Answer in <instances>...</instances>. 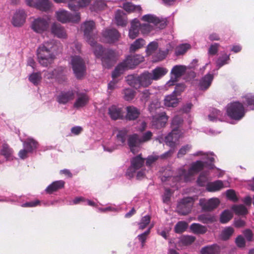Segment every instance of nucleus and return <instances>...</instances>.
I'll list each match as a JSON object with an SVG mask.
<instances>
[{"label": "nucleus", "instance_id": "nucleus-1", "mask_svg": "<svg viewBox=\"0 0 254 254\" xmlns=\"http://www.w3.org/2000/svg\"><path fill=\"white\" fill-rule=\"evenodd\" d=\"M95 27V23L93 21H89L84 22L81 26V29L83 31L84 36L86 41L94 47V53L95 56L101 59L103 65L109 67L112 64L114 58L115 56V53L114 51L107 49L104 50L100 45H96L93 41L94 35L93 34V30Z\"/></svg>", "mask_w": 254, "mask_h": 254}, {"label": "nucleus", "instance_id": "nucleus-2", "mask_svg": "<svg viewBox=\"0 0 254 254\" xmlns=\"http://www.w3.org/2000/svg\"><path fill=\"white\" fill-rule=\"evenodd\" d=\"M193 155L200 156L202 161H197L192 163L187 172L183 169L179 170L181 179H183L186 182L190 181L192 176L197 174L204 167L209 169H212L214 167V165L212 164L214 161V155L213 153H206L199 151L194 153Z\"/></svg>", "mask_w": 254, "mask_h": 254}, {"label": "nucleus", "instance_id": "nucleus-3", "mask_svg": "<svg viewBox=\"0 0 254 254\" xmlns=\"http://www.w3.org/2000/svg\"><path fill=\"white\" fill-rule=\"evenodd\" d=\"M182 120L179 117H175L172 122V131L165 137L166 144L173 148L165 152L161 156L162 158L170 157L174 152L173 149L178 144L179 138L182 136V131L178 129V126L182 123Z\"/></svg>", "mask_w": 254, "mask_h": 254}, {"label": "nucleus", "instance_id": "nucleus-4", "mask_svg": "<svg viewBox=\"0 0 254 254\" xmlns=\"http://www.w3.org/2000/svg\"><path fill=\"white\" fill-rule=\"evenodd\" d=\"M54 46L53 41L44 42L37 49V55L39 64L43 66L51 64L54 59L52 50Z\"/></svg>", "mask_w": 254, "mask_h": 254}, {"label": "nucleus", "instance_id": "nucleus-5", "mask_svg": "<svg viewBox=\"0 0 254 254\" xmlns=\"http://www.w3.org/2000/svg\"><path fill=\"white\" fill-rule=\"evenodd\" d=\"M152 136V133L150 131H146L140 137L136 133L129 135L127 143L130 151L134 154L138 152L140 149L141 144L150 140Z\"/></svg>", "mask_w": 254, "mask_h": 254}, {"label": "nucleus", "instance_id": "nucleus-6", "mask_svg": "<svg viewBox=\"0 0 254 254\" xmlns=\"http://www.w3.org/2000/svg\"><path fill=\"white\" fill-rule=\"evenodd\" d=\"M227 113L231 118L240 120L244 116L245 111L242 103L239 102H234L228 105Z\"/></svg>", "mask_w": 254, "mask_h": 254}, {"label": "nucleus", "instance_id": "nucleus-7", "mask_svg": "<svg viewBox=\"0 0 254 254\" xmlns=\"http://www.w3.org/2000/svg\"><path fill=\"white\" fill-rule=\"evenodd\" d=\"M56 19L62 23L67 22H78L80 20L79 13L72 14L69 12L64 9H60L55 12Z\"/></svg>", "mask_w": 254, "mask_h": 254}, {"label": "nucleus", "instance_id": "nucleus-8", "mask_svg": "<svg viewBox=\"0 0 254 254\" xmlns=\"http://www.w3.org/2000/svg\"><path fill=\"white\" fill-rule=\"evenodd\" d=\"M24 148L21 149L18 152V156L22 159L26 158L28 154L33 152L38 146V142L32 138L28 137L26 140L23 141Z\"/></svg>", "mask_w": 254, "mask_h": 254}, {"label": "nucleus", "instance_id": "nucleus-9", "mask_svg": "<svg viewBox=\"0 0 254 254\" xmlns=\"http://www.w3.org/2000/svg\"><path fill=\"white\" fill-rule=\"evenodd\" d=\"M49 17H38L31 23V28L35 32L41 34L46 31L49 27Z\"/></svg>", "mask_w": 254, "mask_h": 254}, {"label": "nucleus", "instance_id": "nucleus-10", "mask_svg": "<svg viewBox=\"0 0 254 254\" xmlns=\"http://www.w3.org/2000/svg\"><path fill=\"white\" fill-rule=\"evenodd\" d=\"M74 73L77 78L82 77L85 72V63L78 56L72 57L70 62Z\"/></svg>", "mask_w": 254, "mask_h": 254}, {"label": "nucleus", "instance_id": "nucleus-11", "mask_svg": "<svg viewBox=\"0 0 254 254\" xmlns=\"http://www.w3.org/2000/svg\"><path fill=\"white\" fill-rule=\"evenodd\" d=\"M126 134L127 131L125 130L118 131L116 135V144H112L111 142L106 143L103 146L104 151L111 152L118 149L119 146L124 144Z\"/></svg>", "mask_w": 254, "mask_h": 254}, {"label": "nucleus", "instance_id": "nucleus-12", "mask_svg": "<svg viewBox=\"0 0 254 254\" xmlns=\"http://www.w3.org/2000/svg\"><path fill=\"white\" fill-rule=\"evenodd\" d=\"M188 68L185 65H176L173 67L171 71V78L167 82L166 86L170 87L175 84L178 78L181 77L187 70Z\"/></svg>", "mask_w": 254, "mask_h": 254}, {"label": "nucleus", "instance_id": "nucleus-13", "mask_svg": "<svg viewBox=\"0 0 254 254\" xmlns=\"http://www.w3.org/2000/svg\"><path fill=\"white\" fill-rule=\"evenodd\" d=\"M143 61L144 57L139 55L128 56L123 62L120 64H122L121 69H123V71H124L127 69L132 68Z\"/></svg>", "mask_w": 254, "mask_h": 254}, {"label": "nucleus", "instance_id": "nucleus-14", "mask_svg": "<svg viewBox=\"0 0 254 254\" xmlns=\"http://www.w3.org/2000/svg\"><path fill=\"white\" fill-rule=\"evenodd\" d=\"M141 20L146 22L148 23L152 24L157 27L162 29L166 26V20L163 18H160L153 14H148L143 15L141 17Z\"/></svg>", "mask_w": 254, "mask_h": 254}, {"label": "nucleus", "instance_id": "nucleus-15", "mask_svg": "<svg viewBox=\"0 0 254 254\" xmlns=\"http://www.w3.org/2000/svg\"><path fill=\"white\" fill-rule=\"evenodd\" d=\"M193 201L191 197H186L181 200L177 206L179 213L182 215H186L189 213L191 210Z\"/></svg>", "mask_w": 254, "mask_h": 254}, {"label": "nucleus", "instance_id": "nucleus-16", "mask_svg": "<svg viewBox=\"0 0 254 254\" xmlns=\"http://www.w3.org/2000/svg\"><path fill=\"white\" fill-rule=\"evenodd\" d=\"M144 163V159L138 155L133 158L131 161V164L130 167L127 170V175L129 178H132L134 176L137 170L139 169Z\"/></svg>", "mask_w": 254, "mask_h": 254}, {"label": "nucleus", "instance_id": "nucleus-17", "mask_svg": "<svg viewBox=\"0 0 254 254\" xmlns=\"http://www.w3.org/2000/svg\"><path fill=\"white\" fill-rule=\"evenodd\" d=\"M168 117L165 112L157 114L153 117L152 125L155 128H160L164 127L168 121Z\"/></svg>", "mask_w": 254, "mask_h": 254}, {"label": "nucleus", "instance_id": "nucleus-18", "mask_svg": "<svg viewBox=\"0 0 254 254\" xmlns=\"http://www.w3.org/2000/svg\"><path fill=\"white\" fill-rule=\"evenodd\" d=\"M26 19V14L23 10H18L14 13L12 23L14 26L19 27L22 25Z\"/></svg>", "mask_w": 254, "mask_h": 254}, {"label": "nucleus", "instance_id": "nucleus-19", "mask_svg": "<svg viewBox=\"0 0 254 254\" xmlns=\"http://www.w3.org/2000/svg\"><path fill=\"white\" fill-rule=\"evenodd\" d=\"M105 40L108 43H114L118 40L120 37L119 32L116 29L106 30L103 34Z\"/></svg>", "mask_w": 254, "mask_h": 254}, {"label": "nucleus", "instance_id": "nucleus-20", "mask_svg": "<svg viewBox=\"0 0 254 254\" xmlns=\"http://www.w3.org/2000/svg\"><path fill=\"white\" fill-rule=\"evenodd\" d=\"M122 66V64H119L113 72L112 75L113 80L108 84V89L113 90L118 87V80L117 79V78L124 72L123 69H121Z\"/></svg>", "mask_w": 254, "mask_h": 254}, {"label": "nucleus", "instance_id": "nucleus-21", "mask_svg": "<svg viewBox=\"0 0 254 254\" xmlns=\"http://www.w3.org/2000/svg\"><path fill=\"white\" fill-rule=\"evenodd\" d=\"M174 46L175 44L174 43H170L167 45L165 50H159V51L154 56L153 60V62H158L165 59L169 54V52L173 49Z\"/></svg>", "mask_w": 254, "mask_h": 254}, {"label": "nucleus", "instance_id": "nucleus-22", "mask_svg": "<svg viewBox=\"0 0 254 254\" xmlns=\"http://www.w3.org/2000/svg\"><path fill=\"white\" fill-rule=\"evenodd\" d=\"M51 32L54 36L59 38H65L66 37L65 31L60 24L56 22L52 24Z\"/></svg>", "mask_w": 254, "mask_h": 254}, {"label": "nucleus", "instance_id": "nucleus-23", "mask_svg": "<svg viewBox=\"0 0 254 254\" xmlns=\"http://www.w3.org/2000/svg\"><path fill=\"white\" fill-rule=\"evenodd\" d=\"M140 30V24L139 20L135 18L131 22V27L129 30L128 36L131 39H135L138 36Z\"/></svg>", "mask_w": 254, "mask_h": 254}, {"label": "nucleus", "instance_id": "nucleus-24", "mask_svg": "<svg viewBox=\"0 0 254 254\" xmlns=\"http://www.w3.org/2000/svg\"><path fill=\"white\" fill-rule=\"evenodd\" d=\"M89 100V98L85 93H81L77 95V98L74 103V107L81 108L86 106Z\"/></svg>", "mask_w": 254, "mask_h": 254}, {"label": "nucleus", "instance_id": "nucleus-25", "mask_svg": "<svg viewBox=\"0 0 254 254\" xmlns=\"http://www.w3.org/2000/svg\"><path fill=\"white\" fill-rule=\"evenodd\" d=\"M139 87H147L150 85L153 81L151 75L149 72H144L139 76Z\"/></svg>", "mask_w": 254, "mask_h": 254}, {"label": "nucleus", "instance_id": "nucleus-26", "mask_svg": "<svg viewBox=\"0 0 254 254\" xmlns=\"http://www.w3.org/2000/svg\"><path fill=\"white\" fill-rule=\"evenodd\" d=\"M74 97V93L72 91L62 92L57 96V101L60 104H65L72 100Z\"/></svg>", "mask_w": 254, "mask_h": 254}, {"label": "nucleus", "instance_id": "nucleus-27", "mask_svg": "<svg viewBox=\"0 0 254 254\" xmlns=\"http://www.w3.org/2000/svg\"><path fill=\"white\" fill-rule=\"evenodd\" d=\"M168 72V70L166 68L157 66L152 70L150 73L151 75L153 80H157L165 75Z\"/></svg>", "mask_w": 254, "mask_h": 254}, {"label": "nucleus", "instance_id": "nucleus-28", "mask_svg": "<svg viewBox=\"0 0 254 254\" xmlns=\"http://www.w3.org/2000/svg\"><path fill=\"white\" fill-rule=\"evenodd\" d=\"M225 187H227V186L225 185L223 181L220 180H217L206 184V190L210 192L219 191Z\"/></svg>", "mask_w": 254, "mask_h": 254}, {"label": "nucleus", "instance_id": "nucleus-29", "mask_svg": "<svg viewBox=\"0 0 254 254\" xmlns=\"http://www.w3.org/2000/svg\"><path fill=\"white\" fill-rule=\"evenodd\" d=\"M31 5H34L35 7L42 11H47L50 9L52 5L49 0H38L37 3L29 2Z\"/></svg>", "mask_w": 254, "mask_h": 254}, {"label": "nucleus", "instance_id": "nucleus-30", "mask_svg": "<svg viewBox=\"0 0 254 254\" xmlns=\"http://www.w3.org/2000/svg\"><path fill=\"white\" fill-rule=\"evenodd\" d=\"M127 114L126 118L128 120H134L136 119L140 115V111L136 107L133 106H129L126 108Z\"/></svg>", "mask_w": 254, "mask_h": 254}, {"label": "nucleus", "instance_id": "nucleus-31", "mask_svg": "<svg viewBox=\"0 0 254 254\" xmlns=\"http://www.w3.org/2000/svg\"><path fill=\"white\" fill-rule=\"evenodd\" d=\"M220 203V200L216 197L211 198L202 204V208L205 210H211L216 208Z\"/></svg>", "mask_w": 254, "mask_h": 254}, {"label": "nucleus", "instance_id": "nucleus-32", "mask_svg": "<svg viewBox=\"0 0 254 254\" xmlns=\"http://www.w3.org/2000/svg\"><path fill=\"white\" fill-rule=\"evenodd\" d=\"M13 151L7 144H3L0 149V154L4 157L6 160H12L14 158Z\"/></svg>", "mask_w": 254, "mask_h": 254}, {"label": "nucleus", "instance_id": "nucleus-33", "mask_svg": "<svg viewBox=\"0 0 254 254\" xmlns=\"http://www.w3.org/2000/svg\"><path fill=\"white\" fill-rule=\"evenodd\" d=\"M92 0H78L77 4H74L73 1L68 4V7L71 10L77 11L80 8L88 6Z\"/></svg>", "mask_w": 254, "mask_h": 254}, {"label": "nucleus", "instance_id": "nucleus-34", "mask_svg": "<svg viewBox=\"0 0 254 254\" xmlns=\"http://www.w3.org/2000/svg\"><path fill=\"white\" fill-rule=\"evenodd\" d=\"M64 182L63 181H57L54 182L50 185L45 190V191L48 193H52L54 191H56L59 189L63 188L64 187Z\"/></svg>", "mask_w": 254, "mask_h": 254}, {"label": "nucleus", "instance_id": "nucleus-35", "mask_svg": "<svg viewBox=\"0 0 254 254\" xmlns=\"http://www.w3.org/2000/svg\"><path fill=\"white\" fill-rule=\"evenodd\" d=\"M213 79V76L211 74H207L200 80L199 82V86L201 89L205 90L208 88Z\"/></svg>", "mask_w": 254, "mask_h": 254}, {"label": "nucleus", "instance_id": "nucleus-36", "mask_svg": "<svg viewBox=\"0 0 254 254\" xmlns=\"http://www.w3.org/2000/svg\"><path fill=\"white\" fill-rule=\"evenodd\" d=\"M115 21L118 25L124 26L127 24V19L125 17V14L123 11L118 10L116 12Z\"/></svg>", "mask_w": 254, "mask_h": 254}, {"label": "nucleus", "instance_id": "nucleus-37", "mask_svg": "<svg viewBox=\"0 0 254 254\" xmlns=\"http://www.w3.org/2000/svg\"><path fill=\"white\" fill-rule=\"evenodd\" d=\"M146 44L145 40L142 38H139L134 41L130 46L129 51L134 52L143 48Z\"/></svg>", "mask_w": 254, "mask_h": 254}, {"label": "nucleus", "instance_id": "nucleus-38", "mask_svg": "<svg viewBox=\"0 0 254 254\" xmlns=\"http://www.w3.org/2000/svg\"><path fill=\"white\" fill-rule=\"evenodd\" d=\"M178 103V99L175 94L173 93L171 95L167 96L164 99V105L166 107H175Z\"/></svg>", "mask_w": 254, "mask_h": 254}, {"label": "nucleus", "instance_id": "nucleus-39", "mask_svg": "<svg viewBox=\"0 0 254 254\" xmlns=\"http://www.w3.org/2000/svg\"><path fill=\"white\" fill-rule=\"evenodd\" d=\"M108 113L113 120H117L122 116L121 109L116 106H112L109 108Z\"/></svg>", "mask_w": 254, "mask_h": 254}, {"label": "nucleus", "instance_id": "nucleus-40", "mask_svg": "<svg viewBox=\"0 0 254 254\" xmlns=\"http://www.w3.org/2000/svg\"><path fill=\"white\" fill-rule=\"evenodd\" d=\"M198 220L205 224L212 223L217 220V217L214 215L209 214H201L198 216Z\"/></svg>", "mask_w": 254, "mask_h": 254}, {"label": "nucleus", "instance_id": "nucleus-41", "mask_svg": "<svg viewBox=\"0 0 254 254\" xmlns=\"http://www.w3.org/2000/svg\"><path fill=\"white\" fill-rule=\"evenodd\" d=\"M243 103L251 110H254V95L247 93L243 97Z\"/></svg>", "mask_w": 254, "mask_h": 254}, {"label": "nucleus", "instance_id": "nucleus-42", "mask_svg": "<svg viewBox=\"0 0 254 254\" xmlns=\"http://www.w3.org/2000/svg\"><path fill=\"white\" fill-rule=\"evenodd\" d=\"M234 229L231 227H226L222 231L220 234V238L223 240H227L233 235Z\"/></svg>", "mask_w": 254, "mask_h": 254}, {"label": "nucleus", "instance_id": "nucleus-43", "mask_svg": "<svg viewBox=\"0 0 254 254\" xmlns=\"http://www.w3.org/2000/svg\"><path fill=\"white\" fill-rule=\"evenodd\" d=\"M190 229L193 233L197 234H204L207 231V228L205 226L198 223L192 224L190 226Z\"/></svg>", "mask_w": 254, "mask_h": 254}, {"label": "nucleus", "instance_id": "nucleus-44", "mask_svg": "<svg viewBox=\"0 0 254 254\" xmlns=\"http://www.w3.org/2000/svg\"><path fill=\"white\" fill-rule=\"evenodd\" d=\"M123 8L128 12H138L140 13L141 11V7L140 5H135L131 2L125 3Z\"/></svg>", "mask_w": 254, "mask_h": 254}, {"label": "nucleus", "instance_id": "nucleus-45", "mask_svg": "<svg viewBox=\"0 0 254 254\" xmlns=\"http://www.w3.org/2000/svg\"><path fill=\"white\" fill-rule=\"evenodd\" d=\"M191 47V45L188 43L180 44L176 48L175 54L177 56L183 55L190 50Z\"/></svg>", "mask_w": 254, "mask_h": 254}, {"label": "nucleus", "instance_id": "nucleus-46", "mask_svg": "<svg viewBox=\"0 0 254 254\" xmlns=\"http://www.w3.org/2000/svg\"><path fill=\"white\" fill-rule=\"evenodd\" d=\"M126 81L127 84L135 89L139 87V77L133 75H129L126 77Z\"/></svg>", "mask_w": 254, "mask_h": 254}, {"label": "nucleus", "instance_id": "nucleus-47", "mask_svg": "<svg viewBox=\"0 0 254 254\" xmlns=\"http://www.w3.org/2000/svg\"><path fill=\"white\" fill-rule=\"evenodd\" d=\"M208 120L212 122L216 121L217 120L223 121L224 120V118L220 111L213 109L210 114L208 115Z\"/></svg>", "mask_w": 254, "mask_h": 254}, {"label": "nucleus", "instance_id": "nucleus-48", "mask_svg": "<svg viewBox=\"0 0 254 254\" xmlns=\"http://www.w3.org/2000/svg\"><path fill=\"white\" fill-rule=\"evenodd\" d=\"M233 217L232 212L228 209L223 211L220 216V221L223 224L229 222Z\"/></svg>", "mask_w": 254, "mask_h": 254}, {"label": "nucleus", "instance_id": "nucleus-49", "mask_svg": "<svg viewBox=\"0 0 254 254\" xmlns=\"http://www.w3.org/2000/svg\"><path fill=\"white\" fill-rule=\"evenodd\" d=\"M231 209L237 215H244L248 213L247 209L242 204L234 205L232 206Z\"/></svg>", "mask_w": 254, "mask_h": 254}, {"label": "nucleus", "instance_id": "nucleus-50", "mask_svg": "<svg viewBox=\"0 0 254 254\" xmlns=\"http://www.w3.org/2000/svg\"><path fill=\"white\" fill-rule=\"evenodd\" d=\"M42 79V75L40 72H33L29 75V80L35 85H38Z\"/></svg>", "mask_w": 254, "mask_h": 254}, {"label": "nucleus", "instance_id": "nucleus-51", "mask_svg": "<svg viewBox=\"0 0 254 254\" xmlns=\"http://www.w3.org/2000/svg\"><path fill=\"white\" fill-rule=\"evenodd\" d=\"M123 98L126 101H130L134 98L135 92L130 88H127L123 90Z\"/></svg>", "mask_w": 254, "mask_h": 254}, {"label": "nucleus", "instance_id": "nucleus-52", "mask_svg": "<svg viewBox=\"0 0 254 254\" xmlns=\"http://www.w3.org/2000/svg\"><path fill=\"white\" fill-rule=\"evenodd\" d=\"M219 248L217 246H212L203 248L201 251V254H217Z\"/></svg>", "mask_w": 254, "mask_h": 254}, {"label": "nucleus", "instance_id": "nucleus-53", "mask_svg": "<svg viewBox=\"0 0 254 254\" xmlns=\"http://www.w3.org/2000/svg\"><path fill=\"white\" fill-rule=\"evenodd\" d=\"M195 240V237L192 236L184 235L180 238L179 243L182 245H189Z\"/></svg>", "mask_w": 254, "mask_h": 254}, {"label": "nucleus", "instance_id": "nucleus-54", "mask_svg": "<svg viewBox=\"0 0 254 254\" xmlns=\"http://www.w3.org/2000/svg\"><path fill=\"white\" fill-rule=\"evenodd\" d=\"M158 44L157 42L153 41L150 42L147 46L146 53L147 55H150L153 54L158 48Z\"/></svg>", "mask_w": 254, "mask_h": 254}, {"label": "nucleus", "instance_id": "nucleus-55", "mask_svg": "<svg viewBox=\"0 0 254 254\" xmlns=\"http://www.w3.org/2000/svg\"><path fill=\"white\" fill-rule=\"evenodd\" d=\"M187 227V223L185 221H180L176 225L175 231L177 233H181L185 231Z\"/></svg>", "mask_w": 254, "mask_h": 254}, {"label": "nucleus", "instance_id": "nucleus-56", "mask_svg": "<svg viewBox=\"0 0 254 254\" xmlns=\"http://www.w3.org/2000/svg\"><path fill=\"white\" fill-rule=\"evenodd\" d=\"M191 148V146L187 144L182 146L178 151L177 156L180 158L184 156L187 152H189Z\"/></svg>", "mask_w": 254, "mask_h": 254}, {"label": "nucleus", "instance_id": "nucleus-57", "mask_svg": "<svg viewBox=\"0 0 254 254\" xmlns=\"http://www.w3.org/2000/svg\"><path fill=\"white\" fill-rule=\"evenodd\" d=\"M60 71H63V69L61 67L55 69L54 71H48L45 74L44 77L47 79H52L55 78L57 77L58 75L60 74V73H58V72Z\"/></svg>", "mask_w": 254, "mask_h": 254}, {"label": "nucleus", "instance_id": "nucleus-58", "mask_svg": "<svg viewBox=\"0 0 254 254\" xmlns=\"http://www.w3.org/2000/svg\"><path fill=\"white\" fill-rule=\"evenodd\" d=\"M153 29V26L149 24H140V31L143 34H147Z\"/></svg>", "mask_w": 254, "mask_h": 254}, {"label": "nucleus", "instance_id": "nucleus-59", "mask_svg": "<svg viewBox=\"0 0 254 254\" xmlns=\"http://www.w3.org/2000/svg\"><path fill=\"white\" fill-rule=\"evenodd\" d=\"M150 221V217L149 215H146L142 217L140 222L139 223V228L143 229L149 223Z\"/></svg>", "mask_w": 254, "mask_h": 254}, {"label": "nucleus", "instance_id": "nucleus-60", "mask_svg": "<svg viewBox=\"0 0 254 254\" xmlns=\"http://www.w3.org/2000/svg\"><path fill=\"white\" fill-rule=\"evenodd\" d=\"M229 60V56L225 55L222 57L219 58L216 62L217 66L218 68L223 66L227 63V61Z\"/></svg>", "mask_w": 254, "mask_h": 254}, {"label": "nucleus", "instance_id": "nucleus-61", "mask_svg": "<svg viewBox=\"0 0 254 254\" xmlns=\"http://www.w3.org/2000/svg\"><path fill=\"white\" fill-rule=\"evenodd\" d=\"M207 180V176L203 174H201L197 180V184L199 186H204L206 184Z\"/></svg>", "mask_w": 254, "mask_h": 254}, {"label": "nucleus", "instance_id": "nucleus-62", "mask_svg": "<svg viewBox=\"0 0 254 254\" xmlns=\"http://www.w3.org/2000/svg\"><path fill=\"white\" fill-rule=\"evenodd\" d=\"M159 156L155 154H152L149 156L146 159V165L150 166L153 163H154L158 159Z\"/></svg>", "mask_w": 254, "mask_h": 254}, {"label": "nucleus", "instance_id": "nucleus-63", "mask_svg": "<svg viewBox=\"0 0 254 254\" xmlns=\"http://www.w3.org/2000/svg\"><path fill=\"white\" fill-rule=\"evenodd\" d=\"M226 194L227 197L230 200L236 201H237V197L235 191L233 190H229L226 191Z\"/></svg>", "mask_w": 254, "mask_h": 254}, {"label": "nucleus", "instance_id": "nucleus-64", "mask_svg": "<svg viewBox=\"0 0 254 254\" xmlns=\"http://www.w3.org/2000/svg\"><path fill=\"white\" fill-rule=\"evenodd\" d=\"M94 4L96 8L99 10L104 9L106 6V3L103 0H97Z\"/></svg>", "mask_w": 254, "mask_h": 254}]
</instances>
